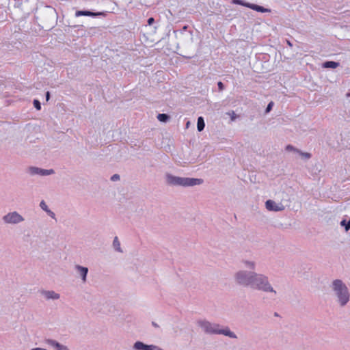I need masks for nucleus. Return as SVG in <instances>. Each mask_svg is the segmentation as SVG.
Returning a JSON list of instances; mask_svg holds the SVG:
<instances>
[{
  "label": "nucleus",
  "mask_w": 350,
  "mask_h": 350,
  "mask_svg": "<svg viewBox=\"0 0 350 350\" xmlns=\"http://www.w3.org/2000/svg\"><path fill=\"white\" fill-rule=\"evenodd\" d=\"M45 212H46V213H47V215H48L49 217H51V218L55 219H56V218H55V213H54V212H53L51 210L49 209V210L46 211Z\"/></svg>",
  "instance_id": "a878e982"
},
{
  "label": "nucleus",
  "mask_w": 350,
  "mask_h": 350,
  "mask_svg": "<svg viewBox=\"0 0 350 350\" xmlns=\"http://www.w3.org/2000/svg\"><path fill=\"white\" fill-rule=\"evenodd\" d=\"M250 288L263 292L273 293L275 295L276 294V291L271 286L268 277L264 274L258 273L255 271L253 274V278Z\"/></svg>",
  "instance_id": "7ed1b4c3"
},
{
  "label": "nucleus",
  "mask_w": 350,
  "mask_h": 350,
  "mask_svg": "<svg viewBox=\"0 0 350 350\" xmlns=\"http://www.w3.org/2000/svg\"><path fill=\"white\" fill-rule=\"evenodd\" d=\"M29 172L31 175H40L42 176H45L53 174L54 173V170L52 169L45 170L37 167H30L29 168Z\"/></svg>",
  "instance_id": "0eeeda50"
},
{
  "label": "nucleus",
  "mask_w": 350,
  "mask_h": 350,
  "mask_svg": "<svg viewBox=\"0 0 350 350\" xmlns=\"http://www.w3.org/2000/svg\"><path fill=\"white\" fill-rule=\"evenodd\" d=\"M232 3L235 5H240L248 8L247 5H250L251 3H247L243 0H232Z\"/></svg>",
  "instance_id": "6ab92c4d"
},
{
  "label": "nucleus",
  "mask_w": 350,
  "mask_h": 350,
  "mask_svg": "<svg viewBox=\"0 0 350 350\" xmlns=\"http://www.w3.org/2000/svg\"><path fill=\"white\" fill-rule=\"evenodd\" d=\"M75 269L81 277L82 281L85 282L87 280V275L88 273V268L79 265H75Z\"/></svg>",
  "instance_id": "9d476101"
},
{
  "label": "nucleus",
  "mask_w": 350,
  "mask_h": 350,
  "mask_svg": "<svg viewBox=\"0 0 350 350\" xmlns=\"http://www.w3.org/2000/svg\"><path fill=\"white\" fill-rule=\"evenodd\" d=\"M254 271L239 270L234 273V278L237 284L250 288Z\"/></svg>",
  "instance_id": "39448f33"
},
{
  "label": "nucleus",
  "mask_w": 350,
  "mask_h": 350,
  "mask_svg": "<svg viewBox=\"0 0 350 350\" xmlns=\"http://www.w3.org/2000/svg\"><path fill=\"white\" fill-rule=\"evenodd\" d=\"M286 42H287V44H288V46H293L292 43H291L289 40H287V41H286Z\"/></svg>",
  "instance_id": "2f4dec72"
},
{
  "label": "nucleus",
  "mask_w": 350,
  "mask_h": 350,
  "mask_svg": "<svg viewBox=\"0 0 350 350\" xmlns=\"http://www.w3.org/2000/svg\"><path fill=\"white\" fill-rule=\"evenodd\" d=\"M249 8L255 10L258 12L265 13L270 12L271 10L265 8L261 5H258L257 4L250 3V5H247Z\"/></svg>",
  "instance_id": "ddd939ff"
},
{
  "label": "nucleus",
  "mask_w": 350,
  "mask_h": 350,
  "mask_svg": "<svg viewBox=\"0 0 350 350\" xmlns=\"http://www.w3.org/2000/svg\"><path fill=\"white\" fill-rule=\"evenodd\" d=\"M265 206L268 211H280L283 210V206H279L274 201L271 200H268L266 201Z\"/></svg>",
  "instance_id": "f8f14e48"
},
{
  "label": "nucleus",
  "mask_w": 350,
  "mask_h": 350,
  "mask_svg": "<svg viewBox=\"0 0 350 350\" xmlns=\"http://www.w3.org/2000/svg\"><path fill=\"white\" fill-rule=\"evenodd\" d=\"M42 295L48 300L53 299L56 300L59 299L60 295L57 293H55L54 291H42Z\"/></svg>",
  "instance_id": "9b49d317"
},
{
  "label": "nucleus",
  "mask_w": 350,
  "mask_h": 350,
  "mask_svg": "<svg viewBox=\"0 0 350 350\" xmlns=\"http://www.w3.org/2000/svg\"><path fill=\"white\" fill-rule=\"evenodd\" d=\"M33 104L34 107L37 110H40L41 109V103H40V102L38 100L34 99L33 102Z\"/></svg>",
  "instance_id": "412c9836"
},
{
  "label": "nucleus",
  "mask_w": 350,
  "mask_h": 350,
  "mask_svg": "<svg viewBox=\"0 0 350 350\" xmlns=\"http://www.w3.org/2000/svg\"><path fill=\"white\" fill-rule=\"evenodd\" d=\"M197 324L206 334H222L231 338H237V335L227 326L223 327L218 323H212L204 319L198 320Z\"/></svg>",
  "instance_id": "f257e3e1"
},
{
  "label": "nucleus",
  "mask_w": 350,
  "mask_h": 350,
  "mask_svg": "<svg viewBox=\"0 0 350 350\" xmlns=\"http://www.w3.org/2000/svg\"><path fill=\"white\" fill-rule=\"evenodd\" d=\"M243 264L244 265L245 267L250 269L251 270H255L256 269V262L252 260H243L242 261Z\"/></svg>",
  "instance_id": "4468645a"
},
{
  "label": "nucleus",
  "mask_w": 350,
  "mask_h": 350,
  "mask_svg": "<svg viewBox=\"0 0 350 350\" xmlns=\"http://www.w3.org/2000/svg\"><path fill=\"white\" fill-rule=\"evenodd\" d=\"M40 207L44 211H46L49 210V207L46 205V202L44 200H42L40 203Z\"/></svg>",
  "instance_id": "4be33fe9"
},
{
  "label": "nucleus",
  "mask_w": 350,
  "mask_h": 350,
  "mask_svg": "<svg viewBox=\"0 0 350 350\" xmlns=\"http://www.w3.org/2000/svg\"><path fill=\"white\" fill-rule=\"evenodd\" d=\"M113 246L116 251L122 252L121 247H120V243L118 240V238L116 237L113 241Z\"/></svg>",
  "instance_id": "f3484780"
},
{
  "label": "nucleus",
  "mask_w": 350,
  "mask_h": 350,
  "mask_svg": "<svg viewBox=\"0 0 350 350\" xmlns=\"http://www.w3.org/2000/svg\"><path fill=\"white\" fill-rule=\"evenodd\" d=\"M106 14L105 12H94L90 10H78L75 12V16H92V17H96L98 16H105Z\"/></svg>",
  "instance_id": "1a4fd4ad"
},
{
  "label": "nucleus",
  "mask_w": 350,
  "mask_h": 350,
  "mask_svg": "<svg viewBox=\"0 0 350 350\" xmlns=\"http://www.w3.org/2000/svg\"><path fill=\"white\" fill-rule=\"evenodd\" d=\"M187 28H188V26L187 25H185L183 29H182V31H185L187 30Z\"/></svg>",
  "instance_id": "7c9ffc66"
},
{
  "label": "nucleus",
  "mask_w": 350,
  "mask_h": 350,
  "mask_svg": "<svg viewBox=\"0 0 350 350\" xmlns=\"http://www.w3.org/2000/svg\"><path fill=\"white\" fill-rule=\"evenodd\" d=\"M120 180V176L117 174H113L111 177V180L112 181H116V180Z\"/></svg>",
  "instance_id": "bb28decb"
},
{
  "label": "nucleus",
  "mask_w": 350,
  "mask_h": 350,
  "mask_svg": "<svg viewBox=\"0 0 350 350\" xmlns=\"http://www.w3.org/2000/svg\"><path fill=\"white\" fill-rule=\"evenodd\" d=\"M2 220L5 224H18L23 222L24 217L16 211H12L7 213L2 217Z\"/></svg>",
  "instance_id": "423d86ee"
},
{
  "label": "nucleus",
  "mask_w": 350,
  "mask_h": 350,
  "mask_svg": "<svg viewBox=\"0 0 350 350\" xmlns=\"http://www.w3.org/2000/svg\"><path fill=\"white\" fill-rule=\"evenodd\" d=\"M152 325L154 327H159L158 325L156 323H154V322H152Z\"/></svg>",
  "instance_id": "473e14b6"
},
{
  "label": "nucleus",
  "mask_w": 350,
  "mask_h": 350,
  "mask_svg": "<svg viewBox=\"0 0 350 350\" xmlns=\"http://www.w3.org/2000/svg\"><path fill=\"white\" fill-rule=\"evenodd\" d=\"M204 127H205V122H204L203 117H202V116L198 117V122H197L198 131L199 132H201L204 130Z\"/></svg>",
  "instance_id": "2eb2a0df"
},
{
  "label": "nucleus",
  "mask_w": 350,
  "mask_h": 350,
  "mask_svg": "<svg viewBox=\"0 0 350 350\" xmlns=\"http://www.w3.org/2000/svg\"><path fill=\"white\" fill-rule=\"evenodd\" d=\"M170 118V116L166 113H159L157 116V119L161 122H166Z\"/></svg>",
  "instance_id": "a211bd4d"
},
{
  "label": "nucleus",
  "mask_w": 350,
  "mask_h": 350,
  "mask_svg": "<svg viewBox=\"0 0 350 350\" xmlns=\"http://www.w3.org/2000/svg\"><path fill=\"white\" fill-rule=\"evenodd\" d=\"M339 66V63L334 61H327L323 63V67L327 68H336Z\"/></svg>",
  "instance_id": "dca6fc26"
},
{
  "label": "nucleus",
  "mask_w": 350,
  "mask_h": 350,
  "mask_svg": "<svg viewBox=\"0 0 350 350\" xmlns=\"http://www.w3.org/2000/svg\"><path fill=\"white\" fill-rule=\"evenodd\" d=\"M135 350H163L161 347L154 345H146L141 341H137L133 345Z\"/></svg>",
  "instance_id": "6e6552de"
},
{
  "label": "nucleus",
  "mask_w": 350,
  "mask_h": 350,
  "mask_svg": "<svg viewBox=\"0 0 350 350\" xmlns=\"http://www.w3.org/2000/svg\"><path fill=\"white\" fill-rule=\"evenodd\" d=\"M300 155H301L303 157H304L305 159H310L311 157V154L310 153H308V152H301V150H298V152Z\"/></svg>",
  "instance_id": "5701e85b"
},
{
  "label": "nucleus",
  "mask_w": 350,
  "mask_h": 350,
  "mask_svg": "<svg viewBox=\"0 0 350 350\" xmlns=\"http://www.w3.org/2000/svg\"><path fill=\"white\" fill-rule=\"evenodd\" d=\"M330 288L340 307L347 306L350 300V292L346 284L340 279L334 280Z\"/></svg>",
  "instance_id": "f03ea898"
},
{
  "label": "nucleus",
  "mask_w": 350,
  "mask_h": 350,
  "mask_svg": "<svg viewBox=\"0 0 350 350\" xmlns=\"http://www.w3.org/2000/svg\"><path fill=\"white\" fill-rule=\"evenodd\" d=\"M217 86H218V88H219V91H222V90H224V83H223L221 81H219V82L217 83Z\"/></svg>",
  "instance_id": "cd10ccee"
},
{
  "label": "nucleus",
  "mask_w": 350,
  "mask_h": 350,
  "mask_svg": "<svg viewBox=\"0 0 350 350\" xmlns=\"http://www.w3.org/2000/svg\"><path fill=\"white\" fill-rule=\"evenodd\" d=\"M273 106V103L270 102L266 107L265 113H269L272 109Z\"/></svg>",
  "instance_id": "393cba45"
},
{
  "label": "nucleus",
  "mask_w": 350,
  "mask_h": 350,
  "mask_svg": "<svg viewBox=\"0 0 350 350\" xmlns=\"http://www.w3.org/2000/svg\"><path fill=\"white\" fill-rule=\"evenodd\" d=\"M286 150L287 151H294V152H298V149L295 148L294 146H293L292 145H287L286 146Z\"/></svg>",
  "instance_id": "b1692460"
},
{
  "label": "nucleus",
  "mask_w": 350,
  "mask_h": 350,
  "mask_svg": "<svg viewBox=\"0 0 350 350\" xmlns=\"http://www.w3.org/2000/svg\"><path fill=\"white\" fill-rule=\"evenodd\" d=\"M166 182L170 185L187 187L199 185L203 183V180L196 178L179 177L167 174H166Z\"/></svg>",
  "instance_id": "20e7f679"
},
{
  "label": "nucleus",
  "mask_w": 350,
  "mask_h": 350,
  "mask_svg": "<svg viewBox=\"0 0 350 350\" xmlns=\"http://www.w3.org/2000/svg\"><path fill=\"white\" fill-rule=\"evenodd\" d=\"M340 225L345 227V231L347 232L350 229V219L348 221L342 219L340 221Z\"/></svg>",
  "instance_id": "aec40b11"
},
{
  "label": "nucleus",
  "mask_w": 350,
  "mask_h": 350,
  "mask_svg": "<svg viewBox=\"0 0 350 350\" xmlns=\"http://www.w3.org/2000/svg\"><path fill=\"white\" fill-rule=\"evenodd\" d=\"M50 96H51V95H50V92H46V100H49V98H50Z\"/></svg>",
  "instance_id": "c756f323"
},
{
  "label": "nucleus",
  "mask_w": 350,
  "mask_h": 350,
  "mask_svg": "<svg viewBox=\"0 0 350 350\" xmlns=\"http://www.w3.org/2000/svg\"><path fill=\"white\" fill-rule=\"evenodd\" d=\"M147 22H148V24L149 25H152V24L154 23V18L150 17V18H149L148 19V21H147Z\"/></svg>",
  "instance_id": "c85d7f7f"
}]
</instances>
